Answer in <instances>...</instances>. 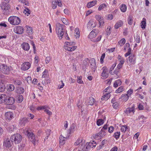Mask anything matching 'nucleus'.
<instances>
[{"label":"nucleus","mask_w":151,"mask_h":151,"mask_svg":"<svg viewBox=\"0 0 151 151\" xmlns=\"http://www.w3.org/2000/svg\"><path fill=\"white\" fill-rule=\"evenodd\" d=\"M64 25H61L59 23H57L56 25V31L57 34L59 36V38L61 39L62 36L65 35L66 36H68L67 32L64 27Z\"/></svg>","instance_id":"1"},{"label":"nucleus","mask_w":151,"mask_h":151,"mask_svg":"<svg viewBox=\"0 0 151 151\" xmlns=\"http://www.w3.org/2000/svg\"><path fill=\"white\" fill-rule=\"evenodd\" d=\"M26 134L29 137L30 141L32 142L34 145H35L38 141V137H35L32 132H30L28 130H26Z\"/></svg>","instance_id":"2"},{"label":"nucleus","mask_w":151,"mask_h":151,"mask_svg":"<svg viewBox=\"0 0 151 151\" xmlns=\"http://www.w3.org/2000/svg\"><path fill=\"white\" fill-rule=\"evenodd\" d=\"M22 139L21 135L19 134H16L12 135L10 139L12 142H14L16 144L20 143Z\"/></svg>","instance_id":"3"},{"label":"nucleus","mask_w":151,"mask_h":151,"mask_svg":"<svg viewBox=\"0 0 151 151\" xmlns=\"http://www.w3.org/2000/svg\"><path fill=\"white\" fill-rule=\"evenodd\" d=\"M8 20L11 24L15 25L19 24L21 22L20 19L15 16L10 17L9 18Z\"/></svg>","instance_id":"4"},{"label":"nucleus","mask_w":151,"mask_h":151,"mask_svg":"<svg viewBox=\"0 0 151 151\" xmlns=\"http://www.w3.org/2000/svg\"><path fill=\"white\" fill-rule=\"evenodd\" d=\"M66 45V46L64 47V48L66 50L70 51H73L74 50L77 48V46H73L75 45V42H65Z\"/></svg>","instance_id":"5"},{"label":"nucleus","mask_w":151,"mask_h":151,"mask_svg":"<svg viewBox=\"0 0 151 151\" xmlns=\"http://www.w3.org/2000/svg\"><path fill=\"white\" fill-rule=\"evenodd\" d=\"M1 9L3 10V12L4 14L7 15L9 14V12L10 7V5L8 3L3 2L1 4Z\"/></svg>","instance_id":"6"},{"label":"nucleus","mask_w":151,"mask_h":151,"mask_svg":"<svg viewBox=\"0 0 151 151\" xmlns=\"http://www.w3.org/2000/svg\"><path fill=\"white\" fill-rule=\"evenodd\" d=\"M0 70L2 73L6 75H8L10 72L9 67L5 64L0 65Z\"/></svg>","instance_id":"7"},{"label":"nucleus","mask_w":151,"mask_h":151,"mask_svg":"<svg viewBox=\"0 0 151 151\" xmlns=\"http://www.w3.org/2000/svg\"><path fill=\"white\" fill-rule=\"evenodd\" d=\"M102 71L101 76L103 77L102 79H105L109 77L108 69L106 67H104L102 68Z\"/></svg>","instance_id":"8"},{"label":"nucleus","mask_w":151,"mask_h":151,"mask_svg":"<svg viewBox=\"0 0 151 151\" xmlns=\"http://www.w3.org/2000/svg\"><path fill=\"white\" fill-rule=\"evenodd\" d=\"M134 108H128L124 111V114L125 116H132L134 114Z\"/></svg>","instance_id":"9"},{"label":"nucleus","mask_w":151,"mask_h":151,"mask_svg":"<svg viewBox=\"0 0 151 151\" xmlns=\"http://www.w3.org/2000/svg\"><path fill=\"white\" fill-rule=\"evenodd\" d=\"M109 9V5L108 4H102L100 5L98 10L100 11L102 10L104 12H106Z\"/></svg>","instance_id":"10"},{"label":"nucleus","mask_w":151,"mask_h":151,"mask_svg":"<svg viewBox=\"0 0 151 151\" xmlns=\"http://www.w3.org/2000/svg\"><path fill=\"white\" fill-rule=\"evenodd\" d=\"M96 145V142L95 141H93L92 142H90L88 145H84L85 147V150L88 151L90 149V147H95Z\"/></svg>","instance_id":"11"},{"label":"nucleus","mask_w":151,"mask_h":151,"mask_svg":"<svg viewBox=\"0 0 151 151\" xmlns=\"http://www.w3.org/2000/svg\"><path fill=\"white\" fill-rule=\"evenodd\" d=\"M31 65V64L29 62H25L22 65L21 68L24 70H27L30 68Z\"/></svg>","instance_id":"12"},{"label":"nucleus","mask_w":151,"mask_h":151,"mask_svg":"<svg viewBox=\"0 0 151 151\" xmlns=\"http://www.w3.org/2000/svg\"><path fill=\"white\" fill-rule=\"evenodd\" d=\"M24 30L22 27L16 26L14 28V32L17 34H21L23 33Z\"/></svg>","instance_id":"13"},{"label":"nucleus","mask_w":151,"mask_h":151,"mask_svg":"<svg viewBox=\"0 0 151 151\" xmlns=\"http://www.w3.org/2000/svg\"><path fill=\"white\" fill-rule=\"evenodd\" d=\"M99 30L96 29H93L88 35V37L90 39L95 37L99 33Z\"/></svg>","instance_id":"14"},{"label":"nucleus","mask_w":151,"mask_h":151,"mask_svg":"<svg viewBox=\"0 0 151 151\" xmlns=\"http://www.w3.org/2000/svg\"><path fill=\"white\" fill-rule=\"evenodd\" d=\"M15 101V100L14 98L12 97L6 96V98L5 102L6 103L9 104H12L14 103Z\"/></svg>","instance_id":"15"},{"label":"nucleus","mask_w":151,"mask_h":151,"mask_svg":"<svg viewBox=\"0 0 151 151\" xmlns=\"http://www.w3.org/2000/svg\"><path fill=\"white\" fill-rule=\"evenodd\" d=\"M90 67L92 70L94 72L95 71L96 68V66L95 63V60L94 58L90 60Z\"/></svg>","instance_id":"16"},{"label":"nucleus","mask_w":151,"mask_h":151,"mask_svg":"<svg viewBox=\"0 0 151 151\" xmlns=\"http://www.w3.org/2000/svg\"><path fill=\"white\" fill-rule=\"evenodd\" d=\"M14 116L13 113L10 111L7 112L5 114V116L7 120H10L12 119Z\"/></svg>","instance_id":"17"},{"label":"nucleus","mask_w":151,"mask_h":151,"mask_svg":"<svg viewBox=\"0 0 151 151\" xmlns=\"http://www.w3.org/2000/svg\"><path fill=\"white\" fill-rule=\"evenodd\" d=\"M110 96V92H108V93H104L101 100L102 101H106L109 99Z\"/></svg>","instance_id":"18"},{"label":"nucleus","mask_w":151,"mask_h":151,"mask_svg":"<svg viewBox=\"0 0 151 151\" xmlns=\"http://www.w3.org/2000/svg\"><path fill=\"white\" fill-rule=\"evenodd\" d=\"M85 140L84 139H81L80 138H79L77 139L76 142L75 143V145H81V147L84 146V144L85 143Z\"/></svg>","instance_id":"19"},{"label":"nucleus","mask_w":151,"mask_h":151,"mask_svg":"<svg viewBox=\"0 0 151 151\" xmlns=\"http://www.w3.org/2000/svg\"><path fill=\"white\" fill-rule=\"evenodd\" d=\"M12 142L10 141L9 140H6V142H5L4 144V145L5 147H6L8 149H9L10 150L11 148L12 147Z\"/></svg>","instance_id":"20"},{"label":"nucleus","mask_w":151,"mask_h":151,"mask_svg":"<svg viewBox=\"0 0 151 151\" xmlns=\"http://www.w3.org/2000/svg\"><path fill=\"white\" fill-rule=\"evenodd\" d=\"M102 133L99 132L98 133H97L95 135H93L92 136V137L94 139H95L96 140H98L100 139H101L102 138Z\"/></svg>","instance_id":"21"},{"label":"nucleus","mask_w":151,"mask_h":151,"mask_svg":"<svg viewBox=\"0 0 151 151\" xmlns=\"http://www.w3.org/2000/svg\"><path fill=\"white\" fill-rule=\"evenodd\" d=\"M22 47L23 50H28L30 48L29 44L27 43L24 42L22 45Z\"/></svg>","instance_id":"22"},{"label":"nucleus","mask_w":151,"mask_h":151,"mask_svg":"<svg viewBox=\"0 0 151 151\" xmlns=\"http://www.w3.org/2000/svg\"><path fill=\"white\" fill-rule=\"evenodd\" d=\"M123 24V22L121 20L118 21L114 25V28L116 29H118L121 27Z\"/></svg>","instance_id":"23"},{"label":"nucleus","mask_w":151,"mask_h":151,"mask_svg":"<svg viewBox=\"0 0 151 151\" xmlns=\"http://www.w3.org/2000/svg\"><path fill=\"white\" fill-rule=\"evenodd\" d=\"M96 0H94L90 2L87 4V7L88 8H90L94 6L96 4Z\"/></svg>","instance_id":"24"},{"label":"nucleus","mask_w":151,"mask_h":151,"mask_svg":"<svg viewBox=\"0 0 151 151\" xmlns=\"http://www.w3.org/2000/svg\"><path fill=\"white\" fill-rule=\"evenodd\" d=\"M16 129V127L13 125H10L6 128L7 131L9 132L12 133Z\"/></svg>","instance_id":"25"},{"label":"nucleus","mask_w":151,"mask_h":151,"mask_svg":"<svg viewBox=\"0 0 151 151\" xmlns=\"http://www.w3.org/2000/svg\"><path fill=\"white\" fill-rule=\"evenodd\" d=\"M6 95L3 94L0 95V104L3 103L5 102Z\"/></svg>","instance_id":"26"},{"label":"nucleus","mask_w":151,"mask_h":151,"mask_svg":"<svg viewBox=\"0 0 151 151\" xmlns=\"http://www.w3.org/2000/svg\"><path fill=\"white\" fill-rule=\"evenodd\" d=\"M129 96L128 95L126 94H123L122 95L120 99H121L122 100L125 101H127L128 99Z\"/></svg>","instance_id":"27"},{"label":"nucleus","mask_w":151,"mask_h":151,"mask_svg":"<svg viewBox=\"0 0 151 151\" xmlns=\"http://www.w3.org/2000/svg\"><path fill=\"white\" fill-rule=\"evenodd\" d=\"M129 61L132 64H134L135 63V58L134 55H131L129 57Z\"/></svg>","instance_id":"28"},{"label":"nucleus","mask_w":151,"mask_h":151,"mask_svg":"<svg viewBox=\"0 0 151 151\" xmlns=\"http://www.w3.org/2000/svg\"><path fill=\"white\" fill-rule=\"evenodd\" d=\"M28 120L27 118H22L21 120L20 124L23 126L25 124L28 122Z\"/></svg>","instance_id":"29"},{"label":"nucleus","mask_w":151,"mask_h":151,"mask_svg":"<svg viewBox=\"0 0 151 151\" xmlns=\"http://www.w3.org/2000/svg\"><path fill=\"white\" fill-rule=\"evenodd\" d=\"M95 99L92 97L89 98V100L87 101L88 104V105H93L95 103Z\"/></svg>","instance_id":"30"},{"label":"nucleus","mask_w":151,"mask_h":151,"mask_svg":"<svg viewBox=\"0 0 151 151\" xmlns=\"http://www.w3.org/2000/svg\"><path fill=\"white\" fill-rule=\"evenodd\" d=\"M122 83L121 81L119 79L116 81L114 83V86L116 87L119 86H120Z\"/></svg>","instance_id":"31"},{"label":"nucleus","mask_w":151,"mask_h":151,"mask_svg":"<svg viewBox=\"0 0 151 151\" xmlns=\"http://www.w3.org/2000/svg\"><path fill=\"white\" fill-rule=\"evenodd\" d=\"M18 1L21 3L24 6H28L29 3L27 0H18Z\"/></svg>","instance_id":"32"},{"label":"nucleus","mask_w":151,"mask_h":151,"mask_svg":"<svg viewBox=\"0 0 151 151\" xmlns=\"http://www.w3.org/2000/svg\"><path fill=\"white\" fill-rule=\"evenodd\" d=\"M120 9L122 12H124L127 10V7L125 4H122L121 6Z\"/></svg>","instance_id":"33"},{"label":"nucleus","mask_w":151,"mask_h":151,"mask_svg":"<svg viewBox=\"0 0 151 151\" xmlns=\"http://www.w3.org/2000/svg\"><path fill=\"white\" fill-rule=\"evenodd\" d=\"M141 26L142 28H145L146 26V19L145 18L143 19V20L141 23Z\"/></svg>","instance_id":"34"},{"label":"nucleus","mask_w":151,"mask_h":151,"mask_svg":"<svg viewBox=\"0 0 151 151\" xmlns=\"http://www.w3.org/2000/svg\"><path fill=\"white\" fill-rule=\"evenodd\" d=\"M14 86L12 84H9L7 86L8 91H12L14 89Z\"/></svg>","instance_id":"35"},{"label":"nucleus","mask_w":151,"mask_h":151,"mask_svg":"<svg viewBox=\"0 0 151 151\" xmlns=\"http://www.w3.org/2000/svg\"><path fill=\"white\" fill-rule=\"evenodd\" d=\"M5 89L4 84L2 83H0V92L4 91Z\"/></svg>","instance_id":"36"},{"label":"nucleus","mask_w":151,"mask_h":151,"mask_svg":"<svg viewBox=\"0 0 151 151\" xmlns=\"http://www.w3.org/2000/svg\"><path fill=\"white\" fill-rule=\"evenodd\" d=\"M124 90V89L123 87L120 86L116 90L115 93H119L123 91Z\"/></svg>","instance_id":"37"},{"label":"nucleus","mask_w":151,"mask_h":151,"mask_svg":"<svg viewBox=\"0 0 151 151\" xmlns=\"http://www.w3.org/2000/svg\"><path fill=\"white\" fill-rule=\"evenodd\" d=\"M48 106H40L36 108L37 110H41L42 109H45L48 108Z\"/></svg>","instance_id":"38"},{"label":"nucleus","mask_w":151,"mask_h":151,"mask_svg":"<svg viewBox=\"0 0 151 151\" xmlns=\"http://www.w3.org/2000/svg\"><path fill=\"white\" fill-rule=\"evenodd\" d=\"M138 119L139 120V122H146V118L145 117L143 116H141L138 117Z\"/></svg>","instance_id":"39"},{"label":"nucleus","mask_w":151,"mask_h":151,"mask_svg":"<svg viewBox=\"0 0 151 151\" xmlns=\"http://www.w3.org/2000/svg\"><path fill=\"white\" fill-rule=\"evenodd\" d=\"M125 39L124 38H123L118 42V44L120 46H122L125 44Z\"/></svg>","instance_id":"40"},{"label":"nucleus","mask_w":151,"mask_h":151,"mask_svg":"<svg viewBox=\"0 0 151 151\" xmlns=\"http://www.w3.org/2000/svg\"><path fill=\"white\" fill-rule=\"evenodd\" d=\"M24 8H25V9L24 10L23 13L25 15H26L27 16H28L30 13V11L29 9L26 8L25 7H24Z\"/></svg>","instance_id":"41"},{"label":"nucleus","mask_w":151,"mask_h":151,"mask_svg":"<svg viewBox=\"0 0 151 151\" xmlns=\"http://www.w3.org/2000/svg\"><path fill=\"white\" fill-rule=\"evenodd\" d=\"M106 143V140L104 139L101 142V144L98 147H97V150H99Z\"/></svg>","instance_id":"42"},{"label":"nucleus","mask_w":151,"mask_h":151,"mask_svg":"<svg viewBox=\"0 0 151 151\" xmlns=\"http://www.w3.org/2000/svg\"><path fill=\"white\" fill-rule=\"evenodd\" d=\"M128 127L125 125L122 126L121 128V131L122 132L124 133L128 129Z\"/></svg>","instance_id":"43"},{"label":"nucleus","mask_w":151,"mask_h":151,"mask_svg":"<svg viewBox=\"0 0 151 151\" xmlns=\"http://www.w3.org/2000/svg\"><path fill=\"white\" fill-rule=\"evenodd\" d=\"M13 83L14 84L19 86L22 83V82L18 80H14L13 81Z\"/></svg>","instance_id":"44"},{"label":"nucleus","mask_w":151,"mask_h":151,"mask_svg":"<svg viewBox=\"0 0 151 151\" xmlns=\"http://www.w3.org/2000/svg\"><path fill=\"white\" fill-rule=\"evenodd\" d=\"M104 123V120L102 119H99L97 122V124L98 126H101Z\"/></svg>","instance_id":"45"},{"label":"nucleus","mask_w":151,"mask_h":151,"mask_svg":"<svg viewBox=\"0 0 151 151\" xmlns=\"http://www.w3.org/2000/svg\"><path fill=\"white\" fill-rule=\"evenodd\" d=\"M75 125L74 124H72L69 129L70 133L71 134L73 133L74 131Z\"/></svg>","instance_id":"46"},{"label":"nucleus","mask_w":151,"mask_h":151,"mask_svg":"<svg viewBox=\"0 0 151 151\" xmlns=\"http://www.w3.org/2000/svg\"><path fill=\"white\" fill-rule=\"evenodd\" d=\"M17 100L19 103L22 102L23 100V96L21 95H19L17 96Z\"/></svg>","instance_id":"47"},{"label":"nucleus","mask_w":151,"mask_h":151,"mask_svg":"<svg viewBox=\"0 0 151 151\" xmlns=\"http://www.w3.org/2000/svg\"><path fill=\"white\" fill-rule=\"evenodd\" d=\"M48 76V73L47 70H45L43 73L42 77L43 78H46Z\"/></svg>","instance_id":"48"},{"label":"nucleus","mask_w":151,"mask_h":151,"mask_svg":"<svg viewBox=\"0 0 151 151\" xmlns=\"http://www.w3.org/2000/svg\"><path fill=\"white\" fill-rule=\"evenodd\" d=\"M82 76H80L77 77V82L80 84H82L83 83V82L82 80Z\"/></svg>","instance_id":"49"},{"label":"nucleus","mask_w":151,"mask_h":151,"mask_svg":"<svg viewBox=\"0 0 151 151\" xmlns=\"http://www.w3.org/2000/svg\"><path fill=\"white\" fill-rule=\"evenodd\" d=\"M27 32L29 35L32 34L33 33V30L32 28L30 27H27Z\"/></svg>","instance_id":"50"},{"label":"nucleus","mask_w":151,"mask_h":151,"mask_svg":"<svg viewBox=\"0 0 151 151\" xmlns=\"http://www.w3.org/2000/svg\"><path fill=\"white\" fill-rule=\"evenodd\" d=\"M24 89L22 87H19L17 90L18 92L20 94L24 92Z\"/></svg>","instance_id":"51"},{"label":"nucleus","mask_w":151,"mask_h":151,"mask_svg":"<svg viewBox=\"0 0 151 151\" xmlns=\"http://www.w3.org/2000/svg\"><path fill=\"white\" fill-rule=\"evenodd\" d=\"M120 134V132H117L114 134V136L116 139H117L119 137Z\"/></svg>","instance_id":"52"},{"label":"nucleus","mask_w":151,"mask_h":151,"mask_svg":"<svg viewBox=\"0 0 151 151\" xmlns=\"http://www.w3.org/2000/svg\"><path fill=\"white\" fill-rule=\"evenodd\" d=\"M57 2L53 1L52 2V7L53 9H55L57 7Z\"/></svg>","instance_id":"53"},{"label":"nucleus","mask_w":151,"mask_h":151,"mask_svg":"<svg viewBox=\"0 0 151 151\" xmlns=\"http://www.w3.org/2000/svg\"><path fill=\"white\" fill-rule=\"evenodd\" d=\"M111 28L110 27H109L106 30V34L107 35H109L111 33Z\"/></svg>","instance_id":"54"},{"label":"nucleus","mask_w":151,"mask_h":151,"mask_svg":"<svg viewBox=\"0 0 151 151\" xmlns=\"http://www.w3.org/2000/svg\"><path fill=\"white\" fill-rule=\"evenodd\" d=\"M114 130V127L113 126H110L108 128V132L110 133H112Z\"/></svg>","instance_id":"55"},{"label":"nucleus","mask_w":151,"mask_h":151,"mask_svg":"<svg viewBox=\"0 0 151 151\" xmlns=\"http://www.w3.org/2000/svg\"><path fill=\"white\" fill-rule=\"evenodd\" d=\"M133 92V90L132 89H130L127 91V94L128 95V96L129 97L131 96Z\"/></svg>","instance_id":"56"},{"label":"nucleus","mask_w":151,"mask_h":151,"mask_svg":"<svg viewBox=\"0 0 151 151\" xmlns=\"http://www.w3.org/2000/svg\"><path fill=\"white\" fill-rule=\"evenodd\" d=\"M105 54L104 53H103L100 58V61L101 63H102L104 62V58H105Z\"/></svg>","instance_id":"57"},{"label":"nucleus","mask_w":151,"mask_h":151,"mask_svg":"<svg viewBox=\"0 0 151 151\" xmlns=\"http://www.w3.org/2000/svg\"><path fill=\"white\" fill-rule=\"evenodd\" d=\"M119 103L117 102H115L113 104V107L115 109H117L119 106Z\"/></svg>","instance_id":"58"},{"label":"nucleus","mask_w":151,"mask_h":151,"mask_svg":"<svg viewBox=\"0 0 151 151\" xmlns=\"http://www.w3.org/2000/svg\"><path fill=\"white\" fill-rule=\"evenodd\" d=\"M103 17L99 15H96L95 16V18L99 22L101 19H102Z\"/></svg>","instance_id":"59"},{"label":"nucleus","mask_w":151,"mask_h":151,"mask_svg":"<svg viewBox=\"0 0 151 151\" xmlns=\"http://www.w3.org/2000/svg\"><path fill=\"white\" fill-rule=\"evenodd\" d=\"M132 19L131 17H129L128 19V23L130 25H132Z\"/></svg>","instance_id":"60"},{"label":"nucleus","mask_w":151,"mask_h":151,"mask_svg":"<svg viewBox=\"0 0 151 151\" xmlns=\"http://www.w3.org/2000/svg\"><path fill=\"white\" fill-rule=\"evenodd\" d=\"M75 33L77 35L76 38L79 37L80 32L78 30V29L76 28L75 29Z\"/></svg>","instance_id":"61"},{"label":"nucleus","mask_w":151,"mask_h":151,"mask_svg":"<svg viewBox=\"0 0 151 151\" xmlns=\"http://www.w3.org/2000/svg\"><path fill=\"white\" fill-rule=\"evenodd\" d=\"M61 20L64 24L67 25L68 24V22L65 19L62 18H61Z\"/></svg>","instance_id":"62"},{"label":"nucleus","mask_w":151,"mask_h":151,"mask_svg":"<svg viewBox=\"0 0 151 151\" xmlns=\"http://www.w3.org/2000/svg\"><path fill=\"white\" fill-rule=\"evenodd\" d=\"M130 47V44L129 43H127L125 44L124 46V50H126L127 49H128L129 47Z\"/></svg>","instance_id":"63"},{"label":"nucleus","mask_w":151,"mask_h":151,"mask_svg":"<svg viewBox=\"0 0 151 151\" xmlns=\"http://www.w3.org/2000/svg\"><path fill=\"white\" fill-rule=\"evenodd\" d=\"M44 111L49 115L50 116L52 114V112L48 109H45L44 110Z\"/></svg>","instance_id":"64"}]
</instances>
